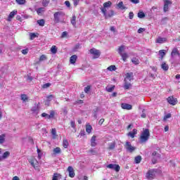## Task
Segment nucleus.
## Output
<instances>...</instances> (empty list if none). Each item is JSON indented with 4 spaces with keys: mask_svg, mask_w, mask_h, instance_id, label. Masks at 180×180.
<instances>
[{
    "mask_svg": "<svg viewBox=\"0 0 180 180\" xmlns=\"http://www.w3.org/2000/svg\"><path fill=\"white\" fill-rule=\"evenodd\" d=\"M126 49V46H121L119 49H118V53L119 54H123V51H124V50Z\"/></svg>",
    "mask_w": 180,
    "mask_h": 180,
    "instance_id": "473e14b6",
    "label": "nucleus"
},
{
    "mask_svg": "<svg viewBox=\"0 0 180 180\" xmlns=\"http://www.w3.org/2000/svg\"><path fill=\"white\" fill-rule=\"evenodd\" d=\"M121 108L122 109H125L127 110H131L132 106L130 104H127V103H122L121 104Z\"/></svg>",
    "mask_w": 180,
    "mask_h": 180,
    "instance_id": "4468645a",
    "label": "nucleus"
},
{
    "mask_svg": "<svg viewBox=\"0 0 180 180\" xmlns=\"http://www.w3.org/2000/svg\"><path fill=\"white\" fill-rule=\"evenodd\" d=\"M96 136L94 135L91 139V147H96Z\"/></svg>",
    "mask_w": 180,
    "mask_h": 180,
    "instance_id": "f3484780",
    "label": "nucleus"
},
{
    "mask_svg": "<svg viewBox=\"0 0 180 180\" xmlns=\"http://www.w3.org/2000/svg\"><path fill=\"white\" fill-rule=\"evenodd\" d=\"M51 52L52 54H56L57 53V46H52L51 48Z\"/></svg>",
    "mask_w": 180,
    "mask_h": 180,
    "instance_id": "c9c22d12",
    "label": "nucleus"
},
{
    "mask_svg": "<svg viewBox=\"0 0 180 180\" xmlns=\"http://www.w3.org/2000/svg\"><path fill=\"white\" fill-rule=\"evenodd\" d=\"M130 2H131L132 4H140V0H130Z\"/></svg>",
    "mask_w": 180,
    "mask_h": 180,
    "instance_id": "4d7b16f0",
    "label": "nucleus"
},
{
    "mask_svg": "<svg viewBox=\"0 0 180 180\" xmlns=\"http://www.w3.org/2000/svg\"><path fill=\"white\" fill-rule=\"evenodd\" d=\"M105 90L107 91V92H113V91L115 90V85H112L110 86H107L105 87Z\"/></svg>",
    "mask_w": 180,
    "mask_h": 180,
    "instance_id": "4be33fe9",
    "label": "nucleus"
},
{
    "mask_svg": "<svg viewBox=\"0 0 180 180\" xmlns=\"http://www.w3.org/2000/svg\"><path fill=\"white\" fill-rule=\"evenodd\" d=\"M27 99H29V97H27V95H26V94L21 95V101H22L26 102V101H27Z\"/></svg>",
    "mask_w": 180,
    "mask_h": 180,
    "instance_id": "4c0bfd02",
    "label": "nucleus"
},
{
    "mask_svg": "<svg viewBox=\"0 0 180 180\" xmlns=\"http://www.w3.org/2000/svg\"><path fill=\"white\" fill-rule=\"evenodd\" d=\"M129 19L131 20V19H133L134 18V13L132 12V11H131V12H129Z\"/></svg>",
    "mask_w": 180,
    "mask_h": 180,
    "instance_id": "603ef678",
    "label": "nucleus"
},
{
    "mask_svg": "<svg viewBox=\"0 0 180 180\" xmlns=\"http://www.w3.org/2000/svg\"><path fill=\"white\" fill-rule=\"evenodd\" d=\"M54 111L51 110L50 115H48V119H53V117H54Z\"/></svg>",
    "mask_w": 180,
    "mask_h": 180,
    "instance_id": "09e8293b",
    "label": "nucleus"
},
{
    "mask_svg": "<svg viewBox=\"0 0 180 180\" xmlns=\"http://www.w3.org/2000/svg\"><path fill=\"white\" fill-rule=\"evenodd\" d=\"M46 60H47L46 55H41L39 58V60L38 61V64L39 63H41V61H46Z\"/></svg>",
    "mask_w": 180,
    "mask_h": 180,
    "instance_id": "72a5a7b5",
    "label": "nucleus"
},
{
    "mask_svg": "<svg viewBox=\"0 0 180 180\" xmlns=\"http://www.w3.org/2000/svg\"><path fill=\"white\" fill-rule=\"evenodd\" d=\"M86 131L89 134L92 131V126L91 124L86 125Z\"/></svg>",
    "mask_w": 180,
    "mask_h": 180,
    "instance_id": "c756f323",
    "label": "nucleus"
},
{
    "mask_svg": "<svg viewBox=\"0 0 180 180\" xmlns=\"http://www.w3.org/2000/svg\"><path fill=\"white\" fill-rule=\"evenodd\" d=\"M31 110L33 113H39V105H34Z\"/></svg>",
    "mask_w": 180,
    "mask_h": 180,
    "instance_id": "7c9ffc66",
    "label": "nucleus"
},
{
    "mask_svg": "<svg viewBox=\"0 0 180 180\" xmlns=\"http://www.w3.org/2000/svg\"><path fill=\"white\" fill-rule=\"evenodd\" d=\"M68 172H69V176L70 178H74L75 176V172H74V168L72 166L68 167Z\"/></svg>",
    "mask_w": 180,
    "mask_h": 180,
    "instance_id": "9b49d317",
    "label": "nucleus"
},
{
    "mask_svg": "<svg viewBox=\"0 0 180 180\" xmlns=\"http://www.w3.org/2000/svg\"><path fill=\"white\" fill-rule=\"evenodd\" d=\"M77 58H78V56H77V55L72 56L70 59V64H75V61H77Z\"/></svg>",
    "mask_w": 180,
    "mask_h": 180,
    "instance_id": "6ab92c4d",
    "label": "nucleus"
},
{
    "mask_svg": "<svg viewBox=\"0 0 180 180\" xmlns=\"http://www.w3.org/2000/svg\"><path fill=\"white\" fill-rule=\"evenodd\" d=\"M65 5L67 6V8H71V4L70 3L69 1H65Z\"/></svg>",
    "mask_w": 180,
    "mask_h": 180,
    "instance_id": "5fc2aeb1",
    "label": "nucleus"
},
{
    "mask_svg": "<svg viewBox=\"0 0 180 180\" xmlns=\"http://www.w3.org/2000/svg\"><path fill=\"white\" fill-rule=\"evenodd\" d=\"M138 18H139V19H143V18H146V14H144L143 11H141L138 13Z\"/></svg>",
    "mask_w": 180,
    "mask_h": 180,
    "instance_id": "37998d69",
    "label": "nucleus"
},
{
    "mask_svg": "<svg viewBox=\"0 0 180 180\" xmlns=\"http://www.w3.org/2000/svg\"><path fill=\"white\" fill-rule=\"evenodd\" d=\"M9 155H11V153H9V151H6L3 154L2 158H8Z\"/></svg>",
    "mask_w": 180,
    "mask_h": 180,
    "instance_id": "49530a36",
    "label": "nucleus"
},
{
    "mask_svg": "<svg viewBox=\"0 0 180 180\" xmlns=\"http://www.w3.org/2000/svg\"><path fill=\"white\" fill-rule=\"evenodd\" d=\"M157 174V169H153L149 170L146 175V179L153 180L155 178V174Z\"/></svg>",
    "mask_w": 180,
    "mask_h": 180,
    "instance_id": "20e7f679",
    "label": "nucleus"
},
{
    "mask_svg": "<svg viewBox=\"0 0 180 180\" xmlns=\"http://www.w3.org/2000/svg\"><path fill=\"white\" fill-rule=\"evenodd\" d=\"M60 153H61V148H60V147H56L53 150V154L54 155H56L57 154H60Z\"/></svg>",
    "mask_w": 180,
    "mask_h": 180,
    "instance_id": "aec40b11",
    "label": "nucleus"
},
{
    "mask_svg": "<svg viewBox=\"0 0 180 180\" xmlns=\"http://www.w3.org/2000/svg\"><path fill=\"white\" fill-rule=\"evenodd\" d=\"M65 36H67V32H63L62 33L61 37H65Z\"/></svg>",
    "mask_w": 180,
    "mask_h": 180,
    "instance_id": "338daca9",
    "label": "nucleus"
},
{
    "mask_svg": "<svg viewBox=\"0 0 180 180\" xmlns=\"http://www.w3.org/2000/svg\"><path fill=\"white\" fill-rule=\"evenodd\" d=\"M16 13H18V11L16 10L11 11L8 15V21L11 22V20L13 19V17L15 16V15H16Z\"/></svg>",
    "mask_w": 180,
    "mask_h": 180,
    "instance_id": "2eb2a0df",
    "label": "nucleus"
},
{
    "mask_svg": "<svg viewBox=\"0 0 180 180\" xmlns=\"http://www.w3.org/2000/svg\"><path fill=\"white\" fill-rule=\"evenodd\" d=\"M145 30L146 29L141 27L138 30V33H143V32H144Z\"/></svg>",
    "mask_w": 180,
    "mask_h": 180,
    "instance_id": "e2e57ef3",
    "label": "nucleus"
},
{
    "mask_svg": "<svg viewBox=\"0 0 180 180\" xmlns=\"http://www.w3.org/2000/svg\"><path fill=\"white\" fill-rule=\"evenodd\" d=\"M30 37L31 40H33V39H36L37 35L34 33H30Z\"/></svg>",
    "mask_w": 180,
    "mask_h": 180,
    "instance_id": "3c124183",
    "label": "nucleus"
},
{
    "mask_svg": "<svg viewBox=\"0 0 180 180\" xmlns=\"http://www.w3.org/2000/svg\"><path fill=\"white\" fill-rule=\"evenodd\" d=\"M74 6H78V4H79V0H72Z\"/></svg>",
    "mask_w": 180,
    "mask_h": 180,
    "instance_id": "864d4df0",
    "label": "nucleus"
},
{
    "mask_svg": "<svg viewBox=\"0 0 180 180\" xmlns=\"http://www.w3.org/2000/svg\"><path fill=\"white\" fill-rule=\"evenodd\" d=\"M179 53V51H178V49L174 48L171 53V56L172 57H175V56L178 55Z\"/></svg>",
    "mask_w": 180,
    "mask_h": 180,
    "instance_id": "bb28decb",
    "label": "nucleus"
},
{
    "mask_svg": "<svg viewBox=\"0 0 180 180\" xmlns=\"http://www.w3.org/2000/svg\"><path fill=\"white\" fill-rule=\"evenodd\" d=\"M89 153H91V154H93V155H95V154H96V150H95L94 149H91L89 150Z\"/></svg>",
    "mask_w": 180,
    "mask_h": 180,
    "instance_id": "680f3d73",
    "label": "nucleus"
},
{
    "mask_svg": "<svg viewBox=\"0 0 180 180\" xmlns=\"http://www.w3.org/2000/svg\"><path fill=\"white\" fill-rule=\"evenodd\" d=\"M133 79V72H128L126 74L124 82H130Z\"/></svg>",
    "mask_w": 180,
    "mask_h": 180,
    "instance_id": "ddd939ff",
    "label": "nucleus"
},
{
    "mask_svg": "<svg viewBox=\"0 0 180 180\" xmlns=\"http://www.w3.org/2000/svg\"><path fill=\"white\" fill-rule=\"evenodd\" d=\"M117 6L119 8V9H122L123 11V9H126V6H124V5H123V1H120L118 4Z\"/></svg>",
    "mask_w": 180,
    "mask_h": 180,
    "instance_id": "f704fd0d",
    "label": "nucleus"
},
{
    "mask_svg": "<svg viewBox=\"0 0 180 180\" xmlns=\"http://www.w3.org/2000/svg\"><path fill=\"white\" fill-rule=\"evenodd\" d=\"M91 91V86H87L86 87L84 88V92L85 94H88Z\"/></svg>",
    "mask_w": 180,
    "mask_h": 180,
    "instance_id": "8fccbe9b",
    "label": "nucleus"
},
{
    "mask_svg": "<svg viewBox=\"0 0 180 180\" xmlns=\"http://www.w3.org/2000/svg\"><path fill=\"white\" fill-rule=\"evenodd\" d=\"M63 146L64 148H68L69 143H68V141L67 139L63 140Z\"/></svg>",
    "mask_w": 180,
    "mask_h": 180,
    "instance_id": "e433bc0d",
    "label": "nucleus"
},
{
    "mask_svg": "<svg viewBox=\"0 0 180 180\" xmlns=\"http://www.w3.org/2000/svg\"><path fill=\"white\" fill-rule=\"evenodd\" d=\"M15 2L18 5H25V4H26V0H15Z\"/></svg>",
    "mask_w": 180,
    "mask_h": 180,
    "instance_id": "79ce46f5",
    "label": "nucleus"
},
{
    "mask_svg": "<svg viewBox=\"0 0 180 180\" xmlns=\"http://www.w3.org/2000/svg\"><path fill=\"white\" fill-rule=\"evenodd\" d=\"M148 139H150V129H145L143 131L141 134V136L139 137V143L141 144L147 143L148 141Z\"/></svg>",
    "mask_w": 180,
    "mask_h": 180,
    "instance_id": "f257e3e1",
    "label": "nucleus"
},
{
    "mask_svg": "<svg viewBox=\"0 0 180 180\" xmlns=\"http://www.w3.org/2000/svg\"><path fill=\"white\" fill-rule=\"evenodd\" d=\"M51 134L53 136V139H57V131L56 130L55 128L52 129Z\"/></svg>",
    "mask_w": 180,
    "mask_h": 180,
    "instance_id": "2f4dec72",
    "label": "nucleus"
},
{
    "mask_svg": "<svg viewBox=\"0 0 180 180\" xmlns=\"http://www.w3.org/2000/svg\"><path fill=\"white\" fill-rule=\"evenodd\" d=\"M124 148H126L127 151H129V153H133L134 150H136V147L131 146V143L129 141H127Z\"/></svg>",
    "mask_w": 180,
    "mask_h": 180,
    "instance_id": "39448f33",
    "label": "nucleus"
},
{
    "mask_svg": "<svg viewBox=\"0 0 180 180\" xmlns=\"http://www.w3.org/2000/svg\"><path fill=\"white\" fill-rule=\"evenodd\" d=\"M22 54L26 55V54H27V53H29V49H23V50H22Z\"/></svg>",
    "mask_w": 180,
    "mask_h": 180,
    "instance_id": "052dcab7",
    "label": "nucleus"
},
{
    "mask_svg": "<svg viewBox=\"0 0 180 180\" xmlns=\"http://www.w3.org/2000/svg\"><path fill=\"white\" fill-rule=\"evenodd\" d=\"M13 180H20L17 176H15L13 178Z\"/></svg>",
    "mask_w": 180,
    "mask_h": 180,
    "instance_id": "774afa93",
    "label": "nucleus"
},
{
    "mask_svg": "<svg viewBox=\"0 0 180 180\" xmlns=\"http://www.w3.org/2000/svg\"><path fill=\"white\" fill-rule=\"evenodd\" d=\"M161 68L163 69L164 71H168L169 66L165 63V62L162 63Z\"/></svg>",
    "mask_w": 180,
    "mask_h": 180,
    "instance_id": "412c9836",
    "label": "nucleus"
},
{
    "mask_svg": "<svg viewBox=\"0 0 180 180\" xmlns=\"http://www.w3.org/2000/svg\"><path fill=\"white\" fill-rule=\"evenodd\" d=\"M136 164H140V162H141V156L139 155V156H136L135 158V160H134Z\"/></svg>",
    "mask_w": 180,
    "mask_h": 180,
    "instance_id": "ea45409f",
    "label": "nucleus"
},
{
    "mask_svg": "<svg viewBox=\"0 0 180 180\" xmlns=\"http://www.w3.org/2000/svg\"><path fill=\"white\" fill-rule=\"evenodd\" d=\"M64 16H65V13L63 11H58L54 13L53 14V22L54 23H60L62 19H64Z\"/></svg>",
    "mask_w": 180,
    "mask_h": 180,
    "instance_id": "f03ea898",
    "label": "nucleus"
},
{
    "mask_svg": "<svg viewBox=\"0 0 180 180\" xmlns=\"http://www.w3.org/2000/svg\"><path fill=\"white\" fill-rule=\"evenodd\" d=\"M50 85H51V84L46 83V84L43 85V88H49L50 86Z\"/></svg>",
    "mask_w": 180,
    "mask_h": 180,
    "instance_id": "0e129e2a",
    "label": "nucleus"
},
{
    "mask_svg": "<svg viewBox=\"0 0 180 180\" xmlns=\"http://www.w3.org/2000/svg\"><path fill=\"white\" fill-rule=\"evenodd\" d=\"M41 117H46V119H49V114L46 113V112H43L41 114Z\"/></svg>",
    "mask_w": 180,
    "mask_h": 180,
    "instance_id": "13d9d810",
    "label": "nucleus"
},
{
    "mask_svg": "<svg viewBox=\"0 0 180 180\" xmlns=\"http://www.w3.org/2000/svg\"><path fill=\"white\" fill-rule=\"evenodd\" d=\"M77 17L75 16V15H72V18L70 20L71 24L72 25V26H76L77 25Z\"/></svg>",
    "mask_w": 180,
    "mask_h": 180,
    "instance_id": "393cba45",
    "label": "nucleus"
},
{
    "mask_svg": "<svg viewBox=\"0 0 180 180\" xmlns=\"http://www.w3.org/2000/svg\"><path fill=\"white\" fill-rule=\"evenodd\" d=\"M167 102L169 103V105H172L174 106V105H176V100L173 96H170L167 98Z\"/></svg>",
    "mask_w": 180,
    "mask_h": 180,
    "instance_id": "f8f14e48",
    "label": "nucleus"
},
{
    "mask_svg": "<svg viewBox=\"0 0 180 180\" xmlns=\"http://www.w3.org/2000/svg\"><path fill=\"white\" fill-rule=\"evenodd\" d=\"M28 161L34 168H37V167H39V162L34 158V157H32L28 160Z\"/></svg>",
    "mask_w": 180,
    "mask_h": 180,
    "instance_id": "0eeeda50",
    "label": "nucleus"
},
{
    "mask_svg": "<svg viewBox=\"0 0 180 180\" xmlns=\"http://www.w3.org/2000/svg\"><path fill=\"white\" fill-rule=\"evenodd\" d=\"M8 136V134L4 133L0 134V144H4L6 142V137Z\"/></svg>",
    "mask_w": 180,
    "mask_h": 180,
    "instance_id": "9d476101",
    "label": "nucleus"
},
{
    "mask_svg": "<svg viewBox=\"0 0 180 180\" xmlns=\"http://www.w3.org/2000/svg\"><path fill=\"white\" fill-rule=\"evenodd\" d=\"M144 110H146L143 109V110H142V114L141 115V117H142V118H143V119L146 118V117H147V115L145 114Z\"/></svg>",
    "mask_w": 180,
    "mask_h": 180,
    "instance_id": "6e6d98bb",
    "label": "nucleus"
},
{
    "mask_svg": "<svg viewBox=\"0 0 180 180\" xmlns=\"http://www.w3.org/2000/svg\"><path fill=\"white\" fill-rule=\"evenodd\" d=\"M111 6H112V1H108L103 4V8H101V9H106L107 8H110Z\"/></svg>",
    "mask_w": 180,
    "mask_h": 180,
    "instance_id": "a211bd4d",
    "label": "nucleus"
},
{
    "mask_svg": "<svg viewBox=\"0 0 180 180\" xmlns=\"http://www.w3.org/2000/svg\"><path fill=\"white\" fill-rule=\"evenodd\" d=\"M137 134V129H133V131H131L128 134V136L131 137V139H134V136Z\"/></svg>",
    "mask_w": 180,
    "mask_h": 180,
    "instance_id": "b1692460",
    "label": "nucleus"
},
{
    "mask_svg": "<svg viewBox=\"0 0 180 180\" xmlns=\"http://www.w3.org/2000/svg\"><path fill=\"white\" fill-rule=\"evenodd\" d=\"M50 4V0H43L42 5L43 6H47Z\"/></svg>",
    "mask_w": 180,
    "mask_h": 180,
    "instance_id": "de8ad7c7",
    "label": "nucleus"
},
{
    "mask_svg": "<svg viewBox=\"0 0 180 180\" xmlns=\"http://www.w3.org/2000/svg\"><path fill=\"white\" fill-rule=\"evenodd\" d=\"M170 5H172V1L169 0H164V7H163L164 12H168V11H169Z\"/></svg>",
    "mask_w": 180,
    "mask_h": 180,
    "instance_id": "423d86ee",
    "label": "nucleus"
},
{
    "mask_svg": "<svg viewBox=\"0 0 180 180\" xmlns=\"http://www.w3.org/2000/svg\"><path fill=\"white\" fill-rule=\"evenodd\" d=\"M46 11V8L44 7H41L37 9V13L38 15H41L44 11Z\"/></svg>",
    "mask_w": 180,
    "mask_h": 180,
    "instance_id": "cd10ccee",
    "label": "nucleus"
},
{
    "mask_svg": "<svg viewBox=\"0 0 180 180\" xmlns=\"http://www.w3.org/2000/svg\"><path fill=\"white\" fill-rule=\"evenodd\" d=\"M165 41H167V38L161 37H158L155 41V42L159 43V44H162V43H165Z\"/></svg>",
    "mask_w": 180,
    "mask_h": 180,
    "instance_id": "dca6fc26",
    "label": "nucleus"
},
{
    "mask_svg": "<svg viewBox=\"0 0 180 180\" xmlns=\"http://www.w3.org/2000/svg\"><path fill=\"white\" fill-rule=\"evenodd\" d=\"M124 88L125 89H130L131 88V83L129 82H124Z\"/></svg>",
    "mask_w": 180,
    "mask_h": 180,
    "instance_id": "5701e85b",
    "label": "nucleus"
},
{
    "mask_svg": "<svg viewBox=\"0 0 180 180\" xmlns=\"http://www.w3.org/2000/svg\"><path fill=\"white\" fill-rule=\"evenodd\" d=\"M159 56H160L161 58H164V56H165V50L159 51Z\"/></svg>",
    "mask_w": 180,
    "mask_h": 180,
    "instance_id": "c03bdc74",
    "label": "nucleus"
},
{
    "mask_svg": "<svg viewBox=\"0 0 180 180\" xmlns=\"http://www.w3.org/2000/svg\"><path fill=\"white\" fill-rule=\"evenodd\" d=\"M106 167L107 168H109V169H114L116 172H119V171H120V166H119V165L109 164Z\"/></svg>",
    "mask_w": 180,
    "mask_h": 180,
    "instance_id": "6e6552de",
    "label": "nucleus"
},
{
    "mask_svg": "<svg viewBox=\"0 0 180 180\" xmlns=\"http://www.w3.org/2000/svg\"><path fill=\"white\" fill-rule=\"evenodd\" d=\"M91 54H93L94 56V58H99L101 56V52L99 50L96 49H90Z\"/></svg>",
    "mask_w": 180,
    "mask_h": 180,
    "instance_id": "1a4fd4ad",
    "label": "nucleus"
},
{
    "mask_svg": "<svg viewBox=\"0 0 180 180\" xmlns=\"http://www.w3.org/2000/svg\"><path fill=\"white\" fill-rule=\"evenodd\" d=\"M71 127L74 129L75 127V122L71 121L70 122Z\"/></svg>",
    "mask_w": 180,
    "mask_h": 180,
    "instance_id": "69168bd1",
    "label": "nucleus"
},
{
    "mask_svg": "<svg viewBox=\"0 0 180 180\" xmlns=\"http://www.w3.org/2000/svg\"><path fill=\"white\" fill-rule=\"evenodd\" d=\"M101 11L105 17V19H109V18H112V16H115V11L113 10H110L108 13L107 10L105 8H101Z\"/></svg>",
    "mask_w": 180,
    "mask_h": 180,
    "instance_id": "7ed1b4c3",
    "label": "nucleus"
},
{
    "mask_svg": "<svg viewBox=\"0 0 180 180\" xmlns=\"http://www.w3.org/2000/svg\"><path fill=\"white\" fill-rule=\"evenodd\" d=\"M120 56H121V57L124 63H126V60H127V58H129V55H127V53H121Z\"/></svg>",
    "mask_w": 180,
    "mask_h": 180,
    "instance_id": "a878e982",
    "label": "nucleus"
},
{
    "mask_svg": "<svg viewBox=\"0 0 180 180\" xmlns=\"http://www.w3.org/2000/svg\"><path fill=\"white\" fill-rule=\"evenodd\" d=\"M107 70H108V71H116L117 68H116V66H115V65H112L109 66V67L107 68Z\"/></svg>",
    "mask_w": 180,
    "mask_h": 180,
    "instance_id": "58836bf2",
    "label": "nucleus"
},
{
    "mask_svg": "<svg viewBox=\"0 0 180 180\" xmlns=\"http://www.w3.org/2000/svg\"><path fill=\"white\" fill-rule=\"evenodd\" d=\"M37 23L39 26H44V19H41V20H37Z\"/></svg>",
    "mask_w": 180,
    "mask_h": 180,
    "instance_id": "a18cd8bd",
    "label": "nucleus"
},
{
    "mask_svg": "<svg viewBox=\"0 0 180 180\" xmlns=\"http://www.w3.org/2000/svg\"><path fill=\"white\" fill-rule=\"evenodd\" d=\"M131 62L133 63V64H134L135 65H139V64H140V60H139V58H133L131 59Z\"/></svg>",
    "mask_w": 180,
    "mask_h": 180,
    "instance_id": "c85d7f7f",
    "label": "nucleus"
},
{
    "mask_svg": "<svg viewBox=\"0 0 180 180\" xmlns=\"http://www.w3.org/2000/svg\"><path fill=\"white\" fill-rule=\"evenodd\" d=\"M171 117V114L169 113L167 115H166L165 117H164V120H167V119H169Z\"/></svg>",
    "mask_w": 180,
    "mask_h": 180,
    "instance_id": "bf43d9fd",
    "label": "nucleus"
},
{
    "mask_svg": "<svg viewBox=\"0 0 180 180\" xmlns=\"http://www.w3.org/2000/svg\"><path fill=\"white\" fill-rule=\"evenodd\" d=\"M60 176H61V175H60V174L54 173L52 180H58V178H60Z\"/></svg>",
    "mask_w": 180,
    "mask_h": 180,
    "instance_id": "a19ab883",
    "label": "nucleus"
}]
</instances>
